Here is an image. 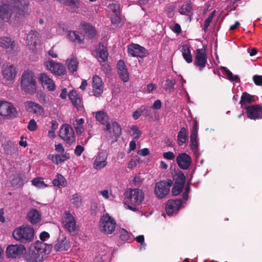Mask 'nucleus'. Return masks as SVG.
I'll list each match as a JSON object with an SVG mask.
<instances>
[{
	"instance_id": "f257e3e1",
	"label": "nucleus",
	"mask_w": 262,
	"mask_h": 262,
	"mask_svg": "<svg viewBox=\"0 0 262 262\" xmlns=\"http://www.w3.org/2000/svg\"><path fill=\"white\" fill-rule=\"evenodd\" d=\"M13 6L4 4L0 7V17L5 21L9 20L12 11L19 17L24 16L29 5V0H13Z\"/></svg>"
},
{
	"instance_id": "f03ea898",
	"label": "nucleus",
	"mask_w": 262,
	"mask_h": 262,
	"mask_svg": "<svg viewBox=\"0 0 262 262\" xmlns=\"http://www.w3.org/2000/svg\"><path fill=\"white\" fill-rule=\"evenodd\" d=\"M96 120L102 124L105 125L106 136L107 139L115 142L121 133L119 124L116 121L108 122V117L106 113L99 111L96 114Z\"/></svg>"
},
{
	"instance_id": "7ed1b4c3",
	"label": "nucleus",
	"mask_w": 262,
	"mask_h": 262,
	"mask_svg": "<svg viewBox=\"0 0 262 262\" xmlns=\"http://www.w3.org/2000/svg\"><path fill=\"white\" fill-rule=\"evenodd\" d=\"M144 200V193L142 190L130 189L125 193V207L133 211L138 210Z\"/></svg>"
},
{
	"instance_id": "20e7f679",
	"label": "nucleus",
	"mask_w": 262,
	"mask_h": 262,
	"mask_svg": "<svg viewBox=\"0 0 262 262\" xmlns=\"http://www.w3.org/2000/svg\"><path fill=\"white\" fill-rule=\"evenodd\" d=\"M12 236L16 241L21 243H29L34 239V230L29 225H23L14 230Z\"/></svg>"
},
{
	"instance_id": "39448f33",
	"label": "nucleus",
	"mask_w": 262,
	"mask_h": 262,
	"mask_svg": "<svg viewBox=\"0 0 262 262\" xmlns=\"http://www.w3.org/2000/svg\"><path fill=\"white\" fill-rule=\"evenodd\" d=\"M21 88L28 94H33L36 91V81L34 73L31 70L24 72L21 77Z\"/></svg>"
},
{
	"instance_id": "423d86ee",
	"label": "nucleus",
	"mask_w": 262,
	"mask_h": 262,
	"mask_svg": "<svg viewBox=\"0 0 262 262\" xmlns=\"http://www.w3.org/2000/svg\"><path fill=\"white\" fill-rule=\"evenodd\" d=\"M0 116L4 119L12 120L18 116V111L11 102L0 100Z\"/></svg>"
},
{
	"instance_id": "0eeeda50",
	"label": "nucleus",
	"mask_w": 262,
	"mask_h": 262,
	"mask_svg": "<svg viewBox=\"0 0 262 262\" xmlns=\"http://www.w3.org/2000/svg\"><path fill=\"white\" fill-rule=\"evenodd\" d=\"M116 222L108 214L103 215L100 220L99 228L100 231L104 234H112L115 230Z\"/></svg>"
},
{
	"instance_id": "6e6552de",
	"label": "nucleus",
	"mask_w": 262,
	"mask_h": 262,
	"mask_svg": "<svg viewBox=\"0 0 262 262\" xmlns=\"http://www.w3.org/2000/svg\"><path fill=\"white\" fill-rule=\"evenodd\" d=\"M41 36L35 30H31L27 36L26 44L29 50L34 53L37 52V46L40 43Z\"/></svg>"
},
{
	"instance_id": "1a4fd4ad",
	"label": "nucleus",
	"mask_w": 262,
	"mask_h": 262,
	"mask_svg": "<svg viewBox=\"0 0 262 262\" xmlns=\"http://www.w3.org/2000/svg\"><path fill=\"white\" fill-rule=\"evenodd\" d=\"M173 182L171 180L167 182L162 181L157 183L155 187V193L159 199L165 198L169 192L170 187Z\"/></svg>"
},
{
	"instance_id": "9d476101",
	"label": "nucleus",
	"mask_w": 262,
	"mask_h": 262,
	"mask_svg": "<svg viewBox=\"0 0 262 262\" xmlns=\"http://www.w3.org/2000/svg\"><path fill=\"white\" fill-rule=\"evenodd\" d=\"M59 136L68 144L73 143L75 140L74 131L71 125L63 124L59 130Z\"/></svg>"
},
{
	"instance_id": "9b49d317",
	"label": "nucleus",
	"mask_w": 262,
	"mask_h": 262,
	"mask_svg": "<svg viewBox=\"0 0 262 262\" xmlns=\"http://www.w3.org/2000/svg\"><path fill=\"white\" fill-rule=\"evenodd\" d=\"M46 68L55 75L61 76L66 74V70L63 65L56 62L53 60H48L44 62Z\"/></svg>"
},
{
	"instance_id": "f8f14e48",
	"label": "nucleus",
	"mask_w": 262,
	"mask_h": 262,
	"mask_svg": "<svg viewBox=\"0 0 262 262\" xmlns=\"http://www.w3.org/2000/svg\"><path fill=\"white\" fill-rule=\"evenodd\" d=\"M25 251V247L23 245H11L7 247L6 253L8 258H19Z\"/></svg>"
},
{
	"instance_id": "ddd939ff",
	"label": "nucleus",
	"mask_w": 262,
	"mask_h": 262,
	"mask_svg": "<svg viewBox=\"0 0 262 262\" xmlns=\"http://www.w3.org/2000/svg\"><path fill=\"white\" fill-rule=\"evenodd\" d=\"M38 79L44 89L49 91H54L55 90L56 85L54 82L46 73H40L38 75Z\"/></svg>"
},
{
	"instance_id": "4468645a",
	"label": "nucleus",
	"mask_w": 262,
	"mask_h": 262,
	"mask_svg": "<svg viewBox=\"0 0 262 262\" xmlns=\"http://www.w3.org/2000/svg\"><path fill=\"white\" fill-rule=\"evenodd\" d=\"M27 112L35 114L36 116H43L45 114L43 108L38 103L32 101H27L24 103Z\"/></svg>"
},
{
	"instance_id": "2eb2a0df",
	"label": "nucleus",
	"mask_w": 262,
	"mask_h": 262,
	"mask_svg": "<svg viewBox=\"0 0 262 262\" xmlns=\"http://www.w3.org/2000/svg\"><path fill=\"white\" fill-rule=\"evenodd\" d=\"M247 117L251 119L262 118V106L260 105H251L244 106Z\"/></svg>"
},
{
	"instance_id": "dca6fc26",
	"label": "nucleus",
	"mask_w": 262,
	"mask_h": 262,
	"mask_svg": "<svg viewBox=\"0 0 262 262\" xmlns=\"http://www.w3.org/2000/svg\"><path fill=\"white\" fill-rule=\"evenodd\" d=\"M207 62V55L205 50L199 49L196 51V55L194 59V64L202 71L206 66Z\"/></svg>"
},
{
	"instance_id": "f3484780",
	"label": "nucleus",
	"mask_w": 262,
	"mask_h": 262,
	"mask_svg": "<svg viewBox=\"0 0 262 262\" xmlns=\"http://www.w3.org/2000/svg\"><path fill=\"white\" fill-rule=\"evenodd\" d=\"M107 155L105 151L102 150L98 152L94 161V168L96 170H100L106 166L107 164Z\"/></svg>"
},
{
	"instance_id": "a211bd4d",
	"label": "nucleus",
	"mask_w": 262,
	"mask_h": 262,
	"mask_svg": "<svg viewBox=\"0 0 262 262\" xmlns=\"http://www.w3.org/2000/svg\"><path fill=\"white\" fill-rule=\"evenodd\" d=\"M104 84L100 77L95 75L93 77L92 88L94 95L96 97L101 95L103 92Z\"/></svg>"
},
{
	"instance_id": "6ab92c4d",
	"label": "nucleus",
	"mask_w": 262,
	"mask_h": 262,
	"mask_svg": "<svg viewBox=\"0 0 262 262\" xmlns=\"http://www.w3.org/2000/svg\"><path fill=\"white\" fill-rule=\"evenodd\" d=\"M182 201L180 199L176 200H169L166 206V211L168 215H172L177 213L180 208Z\"/></svg>"
},
{
	"instance_id": "aec40b11",
	"label": "nucleus",
	"mask_w": 262,
	"mask_h": 262,
	"mask_svg": "<svg viewBox=\"0 0 262 262\" xmlns=\"http://www.w3.org/2000/svg\"><path fill=\"white\" fill-rule=\"evenodd\" d=\"M93 54L100 62H104L107 59V50L106 48L102 44H99L97 46Z\"/></svg>"
},
{
	"instance_id": "412c9836",
	"label": "nucleus",
	"mask_w": 262,
	"mask_h": 262,
	"mask_svg": "<svg viewBox=\"0 0 262 262\" xmlns=\"http://www.w3.org/2000/svg\"><path fill=\"white\" fill-rule=\"evenodd\" d=\"M17 71L13 65H6L3 67L2 74L3 78L7 81H12L14 79Z\"/></svg>"
},
{
	"instance_id": "4be33fe9",
	"label": "nucleus",
	"mask_w": 262,
	"mask_h": 262,
	"mask_svg": "<svg viewBox=\"0 0 262 262\" xmlns=\"http://www.w3.org/2000/svg\"><path fill=\"white\" fill-rule=\"evenodd\" d=\"M198 127L197 122L195 121L191 130L190 134V146L194 154L198 152L199 142L198 140Z\"/></svg>"
},
{
	"instance_id": "5701e85b",
	"label": "nucleus",
	"mask_w": 262,
	"mask_h": 262,
	"mask_svg": "<svg viewBox=\"0 0 262 262\" xmlns=\"http://www.w3.org/2000/svg\"><path fill=\"white\" fill-rule=\"evenodd\" d=\"M177 163L181 169H187L191 164V159L186 153L180 154L177 157Z\"/></svg>"
},
{
	"instance_id": "b1692460",
	"label": "nucleus",
	"mask_w": 262,
	"mask_h": 262,
	"mask_svg": "<svg viewBox=\"0 0 262 262\" xmlns=\"http://www.w3.org/2000/svg\"><path fill=\"white\" fill-rule=\"evenodd\" d=\"M128 53L132 56L144 57L146 55V50L137 44H133L128 47Z\"/></svg>"
},
{
	"instance_id": "393cba45",
	"label": "nucleus",
	"mask_w": 262,
	"mask_h": 262,
	"mask_svg": "<svg viewBox=\"0 0 262 262\" xmlns=\"http://www.w3.org/2000/svg\"><path fill=\"white\" fill-rule=\"evenodd\" d=\"M64 227L70 232H74L76 229V222L74 217L69 212H66L63 222Z\"/></svg>"
},
{
	"instance_id": "a878e982",
	"label": "nucleus",
	"mask_w": 262,
	"mask_h": 262,
	"mask_svg": "<svg viewBox=\"0 0 262 262\" xmlns=\"http://www.w3.org/2000/svg\"><path fill=\"white\" fill-rule=\"evenodd\" d=\"M0 47L8 51H11L15 47V41L9 36H0Z\"/></svg>"
},
{
	"instance_id": "bb28decb",
	"label": "nucleus",
	"mask_w": 262,
	"mask_h": 262,
	"mask_svg": "<svg viewBox=\"0 0 262 262\" xmlns=\"http://www.w3.org/2000/svg\"><path fill=\"white\" fill-rule=\"evenodd\" d=\"M48 157L54 164L58 165L69 160L70 158V155L69 153H60L50 154Z\"/></svg>"
},
{
	"instance_id": "cd10ccee",
	"label": "nucleus",
	"mask_w": 262,
	"mask_h": 262,
	"mask_svg": "<svg viewBox=\"0 0 262 262\" xmlns=\"http://www.w3.org/2000/svg\"><path fill=\"white\" fill-rule=\"evenodd\" d=\"M69 98L73 105L79 111H81L83 108V105L81 102L80 97L77 92L75 90H72L69 94Z\"/></svg>"
},
{
	"instance_id": "c85d7f7f",
	"label": "nucleus",
	"mask_w": 262,
	"mask_h": 262,
	"mask_svg": "<svg viewBox=\"0 0 262 262\" xmlns=\"http://www.w3.org/2000/svg\"><path fill=\"white\" fill-rule=\"evenodd\" d=\"M118 74L122 81L126 82L129 80V73L126 66L123 60H119L117 63Z\"/></svg>"
},
{
	"instance_id": "c756f323",
	"label": "nucleus",
	"mask_w": 262,
	"mask_h": 262,
	"mask_svg": "<svg viewBox=\"0 0 262 262\" xmlns=\"http://www.w3.org/2000/svg\"><path fill=\"white\" fill-rule=\"evenodd\" d=\"M70 242L66 238L62 237L59 238L54 245V250L56 251H66L70 248Z\"/></svg>"
},
{
	"instance_id": "7c9ffc66",
	"label": "nucleus",
	"mask_w": 262,
	"mask_h": 262,
	"mask_svg": "<svg viewBox=\"0 0 262 262\" xmlns=\"http://www.w3.org/2000/svg\"><path fill=\"white\" fill-rule=\"evenodd\" d=\"M57 1L65 3L71 12L78 13L79 8L80 6L79 0H57Z\"/></svg>"
},
{
	"instance_id": "2f4dec72",
	"label": "nucleus",
	"mask_w": 262,
	"mask_h": 262,
	"mask_svg": "<svg viewBox=\"0 0 262 262\" xmlns=\"http://www.w3.org/2000/svg\"><path fill=\"white\" fill-rule=\"evenodd\" d=\"M27 218L32 224H36L40 222L41 214L37 210L31 209L27 213Z\"/></svg>"
},
{
	"instance_id": "473e14b6",
	"label": "nucleus",
	"mask_w": 262,
	"mask_h": 262,
	"mask_svg": "<svg viewBox=\"0 0 262 262\" xmlns=\"http://www.w3.org/2000/svg\"><path fill=\"white\" fill-rule=\"evenodd\" d=\"M67 38L72 42L81 43L83 42V37L80 35L79 32L76 31H67Z\"/></svg>"
},
{
	"instance_id": "72a5a7b5",
	"label": "nucleus",
	"mask_w": 262,
	"mask_h": 262,
	"mask_svg": "<svg viewBox=\"0 0 262 262\" xmlns=\"http://www.w3.org/2000/svg\"><path fill=\"white\" fill-rule=\"evenodd\" d=\"M84 120L83 118L73 120L72 124L75 129L77 135H80L84 132Z\"/></svg>"
},
{
	"instance_id": "f704fd0d",
	"label": "nucleus",
	"mask_w": 262,
	"mask_h": 262,
	"mask_svg": "<svg viewBox=\"0 0 262 262\" xmlns=\"http://www.w3.org/2000/svg\"><path fill=\"white\" fill-rule=\"evenodd\" d=\"M53 185L58 188L65 187L67 182L64 177L61 174L57 173L52 181Z\"/></svg>"
},
{
	"instance_id": "c9c22d12",
	"label": "nucleus",
	"mask_w": 262,
	"mask_h": 262,
	"mask_svg": "<svg viewBox=\"0 0 262 262\" xmlns=\"http://www.w3.org/2000/svg\"><path fill=\"white\" fill-rule=\"evenodd\" d=\"M177 138L178 143L180 146L183 145L188 141V131L184 127L180 129V130L178 133Z\"/></svg>"
},
{
	"instance_id": "e433bc0d",
	"label": "nucleus",
	"mask_w": 262,
	"mask_h": 262,
	"mask_svg": "<svg viewBox=\"0 0 262 262\" xmlns=\"http://www.w3.org/2000/svg\"><path fill=\"white\" fill-rule=\"evenodd\" d=\"M180 51L182 53L183 57L187 63H191L192 61V57L191 54L190 48L188 46L184 45L180 47Z\"/></svg>"
},
{
	"instance_id": "4c0bfd02",
	"label": "nucleus",
	"mask_w": 262,
	"mask_h": 262,
	"mask_svg": "<svg viewBox=\"0 0 262 262\" xmlns=\"http://www.w3.org/2000/svg\"><path fill=\"white\" fill-rule=\"evenodd\" d=\"M44 254H40L36 251H33L30 249L29 254L28 255V260L30 262H38L43 260Z\"/></svg>"
},
{
	"instance_id": "58836bf2",
	"label": "nucleus",
	"mask_w": 262,
	"mask_h": 262,
	"mask_svg": "<svg viewBox=\"0 0 262 262\" xmlns=\"http://www.w3.org/2000/svg\"><path fill=\"white\" fill-rule=\"evenodd\" d=\"M81 26L85 33L88 34L90 38L94 37L96 35L95 28L89 23H82Z\"/></svg>"
},
{
	"instance_id": "ea45409f",
	"label": "nucleus",
	"mask_w": 262,
	"mask_h": 262,
	"mask_svg": "<svg viewBox=\"0 0 262 262\" xmlns=\"http://www.w3.org/2000/svg\"><path fill=\"white\" fill-rule=\"evenodd\" d=\"M4 149L6 154L12 155L17 150V145L11 141H7L4 144Z\"/></svg>"
},
{
	"instance_id": "a19ab883",
	"label": "nucleus",
	"mask_w": 262,
	"mask_h": 262,
	"mask_svg": "<svg viewBox=\"0 0 262 262\" xmlns=\"http://www.w3.org/2000/svg\"><path fill=\"white\" fill-rule=\"evenodd\" d=\"M46 244L42 242L37 241L31 245L30 249L33 251H36L38 253H39L40 254H44V255H45L46 251Z\"/></svg>"
},
{
	"instance_id": "79ce46f5",
	"label": "nucleus",
	"mask_w": 262,
	"mask_h": 262,
	"mask_svg": "<svg viewBox=\"0 0 262 262\" xmlns=\"http://www.w3.org/2000/svg\"><path fill=\"white\" fill-rule=\"evenodd\" d=\"M66 63L68 69L69 71H70L71 72L77 71L78 69V62L75 57L72 56L70 58L67 59Z\"/></svg>"
},
{
	"instance_id": "37998d69",
	"label": "nucleus",
	"mask_w": 262,
	"mask_h": 262,
	"mask_svg": "<svg viewBox=\"0 0 262 262\" xmlns=\"http://www.w3.org/2000/svg\"><path fill=\"white\" fill-rule=\"evenodd\" d=\"M254 101L253 96H252L246 92L243 93L239 103L242 106H244L247 103H250Z\"/></svg>"
},
{
	"instance_id": "c03bdc74",
	"label": "nucleus",
	"mask_w": 262,
	"mask_h": 262,
	"mask_svg": "<svg viewBox=\"0 0 262 262\" xmlns=\"http://www.w3.org/2000/svg\"><path fill=\"white\" fill-rule=\"evenodd\" d=\"M32 184L39 189H43L48 187L41 178H36L31 181Z\"/></svg>"
},
{
	"instance_id": "a18cd8bd",
	"label": "nucleus",
	"mask_w": 262,
	"mask_h": 262,
	"mask_svg": "<svg viewBox=\"0 0 262 262\" xmlns=\"http://www.w3.org/2000/svg\"><path fill=\"white\" fill-rule=\"evenodd\" d=\"M191 6L190 4L186 3L182 6L179 12L182 15H189L191 11Z\"/></svg>"
},
{
	"instance_id": "49530a36",
	"label": "nucleus",
	"mask_w": 262,
	"mask_h": 262,
	"mask_svg": "<svg viewBox=\"0 0 262 262\" xmlns=\"http://www.w3.org/2000/svg\"><path fill=\"white\" fill-rule=\"evenodd\" d=\"M71 203L75 207H79L82 204L81 196L77 193L73 194L71 199Z\"/></svg>"
},
{
	"instance_id": "de8ad7c7",
	"label": "nucleus",
	"mask_w": 262,
	"mask_h": 262,
	"mask_svg": "<svg viewBox=\"0 0 262 262\" xmlns=\"http://www.w3.org/2000/svg\"><path fill=\"white\" fill-rule=\"evenodd\" d=\"M24 184V180L20 176L15 177L11 181L12 185L17 188L23 186Z\"/></svg>"
},
{
	"instance_id": "09e8293b",
	"label": "nucleus",
	"mask_w": 262,
	"mask_h": 262,
	"mask_svg": "<svg viewBox=\"0 0 262 262\" xmlns=\"http://www.w3.org/2000/svg\"><path fill=\"white\" fill-rule=\"evenodd\" d=\"M223 69L226 72L227 78L229 80L233 81L238 82L239 81V78L237 75H234L227 68L223 67Z\"/></svg>"
},
{
	"instance_id": "8fccbe9b",
	"label": "nucleus",
	"mask_w": 262,
	"mask_h": 262,
	"mask_svg": "<svg viewBox=\"0 0 262 262\" xmlns=\"http://www.w3.org/2000/svg\"><path fill=\"white\" fill-rule=\"evenodd\" d=\"M223 69L226 72L227 78L229 80L233 81L238 82L239 81V78L237 75H234L227 68L223 67Z\"/></svg>"
},
{
	"instance_id": "3c124183",
	"label": "nucleus",
	"mask_w": 262,
	"mask_h": 262,
	"mask_svg": "<svg viewBox=\"0 0 262 262\" xmlns=\"http://www.w3.org/2000/svg\"><path fill=\"white\" fill-rule=\"evenodd\" d=\"M176 84L174 80L167 79L166 83L164 84V89L166 91L171 92L174 89V86Z\"/></svg>"
},
{
	"instance_id": "603ef678",
	"label": "nucleus",
	"mask_w": 262,
	"mask_h": 262,
	"mask_svg": "<svg viewBox=\"0 0 262 262\" xmlns=\"http://www.w3.org/2000/svg\"><path fill=\"white\" fill-rule=\"evenodd\" d=\"M130 132L132 136L136 139L139 138L141 134V131L139 129L138 127L136 125H133L130 127Z\"/></svg>"
},
{
	"instance_id": "864d4df0",
	"label": "nucleus",
	"mask_w": 262,
	"mask_h": 262,
	"mask_svg": "<svg viewBox=\"0 0 262 262\" xmlns=\"http://www.w3.org/2000/svg\"><path fill=\"white\" fill-rule=\"evenodd\" d=\"M120 237L122 241H127L129 238V234L123 228L119 230Z\"/></svg>"
},
{
	"instance_id": "5fc2aeb1",
	"label": "nucleus",
	"mask_w": 262,
	"mask_h": 262,
	"mask_svg": "<svg viewBox=\"0 0 262 262\" xmlns=\"http://www.w3.org/2000/svg\"><path fill=\"white\" fill-rule=\"evenodd\" d=\"M184 186L181 185L174 184L172 190V193L173 195L177 196L182 191Z\"/></svg>"
},
{
	"instance_id": "6e6d98bb",
	"label": "nucleus",
	"mask_w": 262,
	"mask_h": 262,
	"mask_svg": "<svg viewBox=\"0 0 262 262\" xmlns=\"http://www.w3.org/2000/svg\"><path fill=\"white\" fill-rule=\"evenodd\" d=\"M108 8L114 14L119 13V5L117 3H112L108 5Z\"/></svg>"
},
{
	"instance_id": "4d7b16f0",
	"label": "nucleus",
	"mask_w": 262,
	"mask_h": 262,
	"mask_svg": "<svg viewBox=\"0 0 262 262\" xmlns=\"http://www.w3.org/2000/svg\"><path fill=\"white\" fill-rule=\"evenodd\" d=\"M37 125L35 120L33 119H31L28 124V129L31 132L35 131L37 129Z\"/></svg>"
},
{
	"instance_id": "13d9d810",
	"label": "nucleus",
	"mask_w": 262,
	"mask_h": 262,
	"mask_svg": "<svg viewBox=\"0 0 262 262\" xmlns=\"http://www.w3.org/2000/svg\"><path fill=\"white\" fill-rule=\"evenodd\" d=\"M185 181V177L184 175L182 173L178 175L174 184L181 185L184 186Z\"/></svg>"
},
{
	"instance_id": "bf43d9fd",
	"label": "nucleus",
	"mask_w": 262,
	"mask_h": 262,
	"mask_svg": "<svg viewBox=\"0 0 262 262\" xmlns=\"http://www.w3.org/2000/svg\"><path fill=\"white\" fill-rule=\"evenodd\" d=\"M141 109L142 114L145 116L148 117L151 115V110L148 107L142 105L141 106Z\"/></svg>"
},
{
	"instance_id": "052dcab7",
	"label": "nucleus",
	"mask_w": 262,
	"mask_h": 262,
	"mask_svg": "<svg viewBox=\"0 0 262 262\" xmlns=\"http://www.w3.org/2000/svg\"><path fill=\"white\" fill-rule=\"evenodd\" d=\"M121 21L120 13L114 14V16L112 17V23L114 25L117 26Z\"/></svg>"
},
{
	"instance_id": "680f3d73",
	"label": "nucleus",
	"mask_w": 262,
	"mask_h": 262,
	"mask_svg": "<svg viewBox=\"0 0 262 262\" xmlns=\"http://www.w3.org/2000/svg\"><path fill=\"white\" fill-rule=\"evenodd\" d=\"M214 17V12H212L209 14L208 18L205 21L204 29L206 30L209 26L210 23Z\"/></svg>"
},
{
	"instance_id": "e2e57ef3",
	"label": "nucleus",
	"mask_w": 262,
	"mask_h": 262,
	"mask_svg": "<svg viewBox=\"0 0 262 262\" xmlns=\"http://www.w3.org/2000/svg\"><path fill=\"white\" fill-rule=\"evenodd\" d=\"M55 149L59 154L68 153L65 151V149L62 144L59 143L55 145Z\"/></svg>"
},
{
	"instance_id": "0e129e2a",
	"label": "nucleus",
	"mask_w": 262,
	"mask_h": 262,
	"mask_svg": "<svg viewBox=\"0 0 262 262\" xmlns=\"http://www.w3.org/2000/svg\"><path fill=\"white\" fill-rule=\"evenodd\" d=\"M253 80L255 84L257 85H262V76L261 75H254L253 77Z\"/></svg>"
},
{
	"instance_id": "69168bd1",
	"label": "nucleus",
	"mask_w": 262,
	"mask_h": 262,
	"mask_svg": "<svg viewBox=\"0 0 262 262\" xmlns=\"http://www.w3.org/2000/svg\"><path fill=\"white\" fill-rule=\"evenodd\" d=\"M49 97L45 94H41L39 96V101L41 103L45 105L48 103Z\"/></svg>"
},
{
	"instance_id": "338daca9",
	"label": "nucleus",
	"mask_w": 262,
	"mask_h": 262,
	"mask_svg": "<svg viewBox=\"0 0 262 262\" xmlns=\"http://www.w3.org/2000/svg\"><path fill=\"white\" fill-rule=\"evenodd\" d=\"M101 69L106 75H107L111 74V68L108 64L106 63L102 64L101 65Z\"/></svg>"
},
{
	"instance_id": "774afa93",
	"label": "nucleus",
	"mask_w": 262,
	"mask_h": 262,
	"mask_svg": "<svg viewBox=\"0 0 262 262\" xmlns=\"http://www.w3.org/2000/svg\"><path fill=\"white\" fill-rule=\"evenodd\" d=\"M163 156L164 158L169 160H172L174 159L175 157L174 154L171 151L164 152Z\"/></svg>"
}]
</instances>
